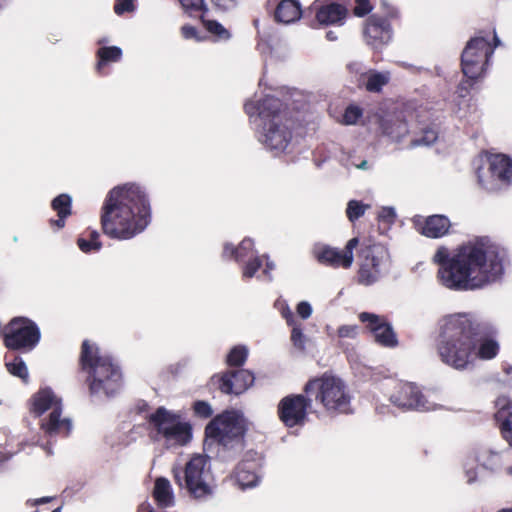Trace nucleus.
I'll return each instance as SVG.
<instances>
[{"mask_svg":"<svg viewBox=\"0 0 512 512\" xmlns=\"http://www.w3.org/2000/svg\"><path fill=\"white\" fill-rule=\"evenodd\" d=\"M505 372L508 376H510V380L512 381V366L505 367Z\"/></svg>","mask_w":512,"mask_h":512,"instance_id":"obj_59","label":"nucleus"},{"mask_svg":"<svg viewBox=\"0 0 512 512\" xmlns=\"http://www.w3.org/2000/svg\"><path fill=\"white\" fill-rule=\"evenodd\" d=\"M291 342L294 348L304 351L307 342V337L304 335L300 324L292 326Z\"/></svg>","mask_w":512,"mask_h":512,"instance_id":"obj_37","label":"nucleus"},{"mask_svg":"<svg viewBox=\"0 0 512 512\" xmlns=\"http://www.w3.org/2000/svg\"><path fill=\"white\" fill-rule=\"evenodd\" d=\"M362 116V110L355 105H350L346 108L341 122L345 125H354Z\"/></svg>","mask_w":512,"mask_h":512,"instance_id":"obj_38","label":"nucleus"},{"mask_svg":"<svg viewBox=\"0 0 512 512\" xmlns=\"http://www.w3.org/2000/svg\"><path fill=\"white\" fill-rule=\"evenodd\" d=\"M255 463L252 462H241L237 465L234 478L236 483L241 488H249L257 485L258 476L255 473Z\"/></svg>","mask_w":512,"mask_h":512,"instance_id":"obj_28","label":"nucleus"},{"mask_svg":"<svg viewBox=\"0 0 512 512\" xmlns=\"http://www.w3.org/2000/svg\"><path fill=\"white\" fill-rule=\"evenodd\" d=\"M40 339L37 326L27 318H14L10 321L4 335L9 349H32Z\"/></svg>","mask_w":512,"mask_h":512,"instance_id":"obj_13","label":"nucleus"},{"mask_svg":"<svg viewBox=\"0 0 512 512\" xmlns=\"http://www.w3.org/2000/svg\"><path fill=\"white\" fill-rule=\"evenodd\" d=\"M500 455L492 450H481L475 460H470L465 463L464 469L468 483H473L477 479V471L474 467V462H479L481 466L487 469H493L499 463Z\"/></svg>","mask_w":512,"mask_h":512,"instance_id":"obj_24","label":"nucleus"},{"mask_svg":"<svg viewBox=\"0 0 512 512\" xmlns=\"http://www.w3.org/2000/svg\"><path fill=\"white\" fill-rule=\"evenodd\" d=\"M388 251L380 244L361 249L359 254L358 282L369 286L377 282L388 263Z\"/></svg>","mask_w":512,"mask_h":512,"instance_id":"obj_12","label":"nucleus"},{"mask_svg":"<svg viewBox=\"0 0 512 512\" xmlns=\"http://www.w3.org/2000/svg\"><path fill=\"white\" fill-rule=\"evenodd\" d=\"M396 217V213L394 208L392 207H382L378 213V218L381 221L392 223Z\"/></svg>","mask_w":512,"mask_h":512,"instance_id":"obj_49","label":"nucleus"},{"mask_svg":"<svg viewBox=\"0 0 512 512\" xmlns=\"http://www.w3.org/2000/svg\"><path fill=\"white\" fill-rule=\"evenodd\" d=\"M9 458V455L4 452V448L0 446V462H3Z\"/></svg>","mask_w":512,"mask_h":512,"instance_id":"obj_56","label":"nucleus"},{"mask_svg":"<svg viewBox=\"0 0 512 512\" xmlns=\"http://www.w3.org/2000/svg\"><path fill=\"white\" fill-rule=\"evenodd\" d=\"M414 224L418 232L429 238H439L447 234L450 221L443 215H433L427 218L416 217Z\"/></svg>","mask_w":512,"mask_h":512,"instance_id":"obj_21","label":"nucleus"},{"mask_svg":"<svg viewBox=\"0 0 512 512\" xmlns=\"http://www.w3.org/2000/svg\"><path fill=\"white\" fill-rule=\"evenodd\" d=\"M437 139V132L434 129H428L424 131V135L415 141H413L414 146L419 145H431Z\"/></svg>","mask_w":512,"mask_h":512,"instance_id":"obj_44","label":"nucleus"},{"mask_svg":"<svg viewBox=\"0 0 512 512\" xmlns=\"http://www.w3.org/2000/svg\"><path fill=\"white\" fill-rule=\"evenodd\" d=\"M358 333L359 327L357 325H342L337 329L339 339H355Z\"/></svg>","mask_w":512,"mask_h":512,"instance_id":"obj_41","label":"nucleus"},{"mask_svg":"<svg viewBox=\"0 0 512 512\" xmlns=\"http://www.w3.org/2000/svg\"><path fill=\"white\" fill-rule=\"evenodd\" d=\"M150 424L167 448L184 446L192 438L191 424L181 414L164 407L151 414Z\"/></svg>","mask_w":512,"mask_h":512,"instance_id":"obj_8","label":"nucleus"},{"mask_svg":"<svg viewBox=\"0 0 512 512\" xmlns=\"http://www.w3.org/2000/svg\"><path fill=\"white\" fill-rule=\"evenodd\" d=\"M134 0H116L114 11L117 15L134 11Z\"/></svg>","mask_w":512,"mask_h":512,"instance_id":"obj_45","label":"nucleus"},{"mask_svg":"<svg viewBox=\"0 0 512 512\" xmlns=\"http://www.w3.org/2000/svg\"><path fill=\"white\" fill-rule=\"evenodd\" d=\"M83 369L90 375V390L93 394L103 392L112 395L120 388L121 374L109 356H100L98 348L88 341L82 345Z\"/></svg>","mask_w":512,"mask_h":512,"instance_id":"obj_5","label":"nucleus"},{"mask_svg":"<svg viewBox=\"0 0 512 512\" xmlns=\"http://www.w3.org/2000/svg\"><path fill=\"white\" fill-rule=\"evenodd\" d=\"M358 243V238L354 237L347 242L344 250L323 246L316 249L315 255L321 263L334 267L349 268L354 259L353 250L357 247Z\"/></svg>","mask_w":512,"mask_h":512,"instance_id":"obj_18","label":"nucleus"},{"mask_svg":"<svg viewBox=\"0 0 512 512\" xmlns=\"http://www.w3.org/2000/svg\"><path fill=\"white\" fill-rule=\"evenodd\" d=\"M173 475L180 487H185L194 498L202 499L212 494L211 469L206 455H194L182 471L173 468Z\"/></svg>","mask_w":512,"mask_h":512,"instance_id":"obj_9","label":"nucleus"},{"mask_svg":"<svg viewBox=\"0 0 512 512\" xmlns=\"http://www.w3.org/2000/svg\"><path fill=\"white\" fill-rule=\"evenodd\" d=\"M153 496L158 506L162 508L171 507L174 504V493L170 481L164 477L155 480Z\"/></svg>","mask_w":512,"mask_h":512,"instance_id":"obj_27","label":"nucleus"},{"mask_svg":"<svg viewBox=\"0 0 512 512\" xmlns=\"http://www.w3.org/2000/svg\"><path fill=\"white\" fill-rule=\"evenodd\" d=\"M494 40H495V42H496V43H495V46H497V45L499 44V41H498V38H497V36H496V35H494Z\"/></svg>","mask_w":512,"mask_h":512,"instance_id":"obj_63","label":"nucleus"},{"mask_svg":"<svg viewBox=\"0 0 512 512\" xmlns=\"http://www.w3.org/2000/svg\"><path fill=\"white\" fill-rule=\"evenodd\" d=\"M296 311H297V314L302 319H308L312 315L313 309L309 302L301 301L297 304Z\"/></svg>","mask_w":512,"mask_h":512,"instance_id":"obj_48","label":"nucleus"},{"mask_svg":"<svg viewBox=\"0 0 512 512\" xmlns=\"http://www.w3.org/2000/svg\"><path fill=\"white\" fill-rule=\"evenodd\" d=\"M499 512H512V507H511V508H509V509H503V510H501V511H499Z\"/></svg>","mask_w":512,"mask_h":512,"instance_id":"obj_62","label":"nucleus"},{"mask_svg":"<svg viewBox=\"0 0 512 512\" xmlns=\"http://www.w3.org/2000/svg\"><path fill=\"white\" fill-rule=\"evenodd\" d=\"M310 401L303 395H289L278 404V416L287 427L303 425L307 418Z\"/></svg>","mask_w":512,"mask_h":512,"instance_id":"obj_16","label":"nucleus"},{"mask_svg":"<svg viewBox=\"0 0 512 512\" xmlns=\"http://www.w3.org/2000/svg\"><path fill=\"white\" fill-rule=\"evenodd\" d=\"M495 404L499 408V412H501L511 406V401L508 399V397L502 395L497 398Z\"/></svg>","mask_w":512,"mask_h":512,"instance_id":"obj_51","label":"nucleus"},{"mask_svg":"<svg viewBox=\"0 0 512 512\" xmlns=\"http://www.w3.org/2000/svg\"><path fill=\"white\" fill-rule=\"evenodd\" d=\"M305 391L315 396L327 411L346 413L349 410L350 396L344 382L335 376L324 374L309 381Z\"/></svg>","mask_w":512,"mask_h":512,"instance_id":"obj_10","label":"nucleus"},{"mask_svg":"<svg viewBox=\"0 0 512 512\" xmlns=\"http://www.w3.org/2000/svg\"><path fill=\"white\" fill-rule=\"evenodd\" d=\"M274 268H275V265L273 263L267 262L266 267L263 270V273L266 275H269L270 271L274 270Z\"/></svg>","mask_w":512,"mask_h":512,"instance_id":"obj_55","label":"nucleus"},{"mask_svg":"<svg viewBox=\"0 0 512 512\" xmlns=\"http://www.w3.org/2000/svg\"><path fill=\"white\" fill-rule=\"evenodd\" d=\"M217 7L227 9L234 4L235 0H211Z\"/></svg>","mask_w":512,"mask_h":512,"instance_id":"obj_53","label":"nucleus"},{"mask_svg":"<svg viewBox=\"0 0 512 512\" xmlns=\"http://www.w3.org/2000/svg\"><path fill=\"white\" fill-rule=\"evenodd\" d=\"M348 69L355 74L359 86L365 87L369 92H379L390 80L389 72H378L367 70L366 67L358 61L348 64Z\"/></svg>","mask_w":512,"mask_h":512,"instance_id":"obj_19","label":"nucleus"},{"mask_svg":"<svg viewBox=\"0 0 512 512\" xmlns=\"http://www.w3.org/2000/svg\"><path fill=\"white\" fill-rule=\"evenodd\" d=\"M496 417L499 421H502L501 427L504 437L512 445V440H510L507 435L508 433H512V412L509 413L507 416H504L502 412H498Z\"/></svg>","mask_w":512,"mask_h":512,"instance_id":"obj_42","label":"nucleus"},{"mask_svg":"<svg viewBox=\"0 0 512 512\" xmlns=\"http://www.w3.org/2000/svg\"><path fill=\"white\" fill-rule=\"evenodd\" d=\"M260 267L261 260L258 257H254L245 264L243 268V276L245 278L253 277Z\"/></svg>","mask_w":512,"mask_h":512,"instance_id":"obj_43","label":"nucleus"},{"mask_svg":"<svg viewBox=\"0 0 512 512\" xmlns=\"http://www.w3.org/2000/svg\"><path fill=\"white\" fill-rule=\"evenodd\" d=\"M47 501H48V498H40V499H36V500L34 501V504H35V505H40V504L45 503V502H47Z\"/></svg>","mask_w":512,"mask_h":512,"instance_id":"obj_60","label":"nucleus"},{"mask_svg":"<svg viewBox=\"0 0 512 512\" xmlns=\"http://www.w3.org/2000/svg\"><path fill=\"white\" fill-rule=\"evenodd\" d=\"M370 208L369 204H364L361 201L350 200L347 204L346 215L349 221L354 222L355 220L362 217L366 210Z\"/></svg>","mask_w":512,"mask_h":512,"instance_id":"obj_34","label":"nucleus"},{"mask_svg":"<svg viewBox=\"0 0 512 512\" xmlns=\"http://www.w3.org/2000/svg\"><path fill=\"white\" fill-rule=\"evenodd\" d=\"M479 323L469 313H456L441 320L437 351L446 365L464 370L476 360Z\"/></svg>","mask_w":512,"mask_h":512,"instance_id":"obj_3","label":"nucleus"},{"mask_svg":"<svg viewBox=\"0 0 512 512\" xmlns=\"http://www.w3.org/2000/svg\"><path fill=\"white\" fill-rule=\"evenodd\" d=\"M204 25L209 33L214 35L218 40H228L230 32L219 22L214 20L204 21Z\"/></svg>","mask_w":512,"mask_h":512,"instance_id":"obj_36","label":"nucleus"},{"mask_svg":"<svg viewBox=\"0 0 512 512\" xmlns=\"http://www.w3.org/2000/svg\"><path fill=\"white\" fill-rule=\"evenodd\" d=\"M52 207L57 212L59 219L54 221L58 228L64 226V218L71 213V198L67 194H61L52 201Z\"/></svg>","mask_w":512,"mask_h":512,"instance_id":"obj_30","label":"nucleus"},{"mask_svg":"<svg viewBox=\"0 0 512 512\" xmlns=\"http://www.w3.org/2000/svg\"><path fill=\"white\" fill-rule=\"evenodd\" d=\"M358 169L366 170L368 169V162L366 160H363L360 164L356 166Z\"/></svg>","mask_w":512,"mask_h":512,"instance_id":"obj_58","label":"nucleus"},{"mask_svg":"<svg viewBox=\"0 0 512 512\" xmlns=\"http://www.w3.org/2000/svg\"><path fill=\"white\" fill-rule=\"evenodd\" d=\"M499 343L491 337L477 339L476 359L490 360L496 357L499 352Z\"/></svg>","mask_w":512,"mask_h":512,"instance_id":"obj_29","label":"nucleus"},{"mask_svg":"<svg viewBox=\"0 0 512 512\" xmlns=\"http://www.w3.org/2000/svg\"><path fill=\"white\" fill-rule=\"evenodd\" d=\"M325 330L327 331V334H328L329 336H332V334H331V327H330V326H326V327H325Z\"/></svg>","mask_w":512,"mask_h":512,"instance_id":"obj_61","label":"nucleus"},{"mask_svg":"<svg viewBox=\"0 0 512 512\" xmlns=\"http://www.w3.org/2000/svg\"><path fill=\"white\" fill-rule=\"evenodd\" d=\"M253 241L249 238L244 239L238 248H234L231 244H225L224 255L233 256L236 260L244 259L248 256H253Z\"/></svg>","mask_w":512,"mask_h":512,"instance_id":"obj_31","label":"nucleus"},{"mask_svg":"<svg viewBox=\"0 0 512 512\" xmlns=\"http://www.w3.org/2000/svg\"><path fill=\"white\" fill-rule=\"evenodd\" d=\"M6 368L10 374L20 378L23 382L27 383L29 379V372L25 362L20 357H15L11 361H6Z\"/></svg>","mask_w":512,"mask_h":512,"instance_id":"obj_33","label":"nucleus"},{"mask_svg":"<svg viewBox=\"0 0 512 512\" xmlns=\"http://www.w3.org/2000/svg\"><path fill=\"white\" fill-rule=\"evenodd\" d=\"M281 103L267 96L252 99L245 104V111L258 127V139L274 155L291 151L292 132L280 115Z\"/></svg>","mask_w":512,"mask_h":512,"instance_id":"obj_4","label":"nucleus"},{"mask_svg":"<svg viewBox=\"0 0 512 512\" xmlns=\"http://www.w3.org/2000/svg\"><path fill=\"white\" fill-rule=\"evenodd\" d=\"M185 12L189 14L200 13L204 10V0H178Z\"/></svg>","mask_w":512,"mask_h":512,"instance_id":"obj_40","label":"nucleus"},{"mask_svg":"<svg viewBox=\"0 0 512 512\" xmlns=\"http://www.w3.org/2000/svg\"><path fill=\"white\" fill-rule=\"evenodd\" d=\"M248 356V349L245 346H235L227 355V363L230 366L243 365Z\"/></svg>","mask_w":512,"mask_h":512,"instance_id":"obj_35","label":"nucleus"},{"mask_svg":"<svg viewBox=\"0 0 512 512\" xmlns=\"http://www.w3.org/2000/svg\"><path fill=\"white\" fill-rule=\"evenodd\" d=\"M247 430V420L237 410L225 411L215 417L206 427V435L217 439L223 446L234 443L242 448V438Z\"/></svg>","mask_w":512,"mask_h":512,"instance_id":"obj_11","label":"nucleus"},{"mask_svg":"<svg viewBox=\"0 0 512 512\" xmlns=\"http://www.w3.org/2000/svg\"><path fill=\"white\" fill-rule=\"evenodd\" d=\"M354 7V14L358 17H363L372 10V6L369 0H356Z\"/></svg>","mask_w":512,"mask_h":512,"instance_id":"obj_46","label":"nucleus"},{"mask_svg":"<svg viewBox=\"0 0 512 512\" xmlns=\"http://www.w3.org/2000/svg\"><path fill=\"white\" fill-rule=\"evenodd\" d=\"M150 219V204L137 184L114 187L107 194L101 213L103 232L111 238L128 240L141 233Z\"/></svg>","mask_w":512,"mask_h":512,"instance_id":"obj_2","label":"nucleus"},{"mask_svg":"<svg viewBox=\"0 0 512 512\" xmlns=\"http://www.w3.org/2000/svg\"><path fill=\"white\" fill-rule=\"evenodd\" d=\"M326 38L329 40V41H334L337 39L335 33L333 31H329L327 32L326 34Z\"/></svg>","mask_w":512,"mask_h":512,"instance_id":"obj_57","label":"nucleus"},{"mask_svg":"<svg viewBox=\"0 0 512 512\" xmlns=\"http://www.w3.org/2000/svg\"><path fill=\"white\" fill-rule=\"evenodd\" d=\"M366 41L374 49H381L391 39L390 25L382 19L371 17L365 27Z\"/></svg>","mask_w":512,"mask_h":512,"instance_id":"obj_22","label":"nucleus"},{"mask_svg":"<svg viewBox=\"0 0 512 512\" xmlns=\"http://www.w3.org/2000/svg\"><path fill=\"white\" fill-rule=\"evenodd\" d=\"M78 246L80 250L85 253L90 251H99L101 248V243L98 241L97 232H92L90 241L80 238L78 240Z\"/></svg>","mask_w":512,"mask_h":512,"instance_id":"obj_39","label":"nucleus"},{"mask_svg":"<svg viewBox=\"0 0 512 512\" xmlns=\"http://www.w3.org/2000/svg\"><path fill=\"white\" fill-rule=\"evenodd\" d=\"M473 168L478 185L488 192L512 183V160L505 154L483 152L473 160Z\"/></svg>","mask_w":512,"mask_h":512,"instance_id":"obj_6","label":"nucleus"},{"mask_svg":"<svg viewBox=\"0 0 512 512\" xmlns=\"http://www.w3.org/2000/svg\"><path fill=\"white\" fill-rule=\"evenodd\" d=\"M181 35L185 39H194L196 41L201 40V37L199 36L197 29L191 25H183L181 27Z\"/></svg>","mask_w":512,"mask_h":512,"instance_id":"obj_50","label":"nucleus"},{"mask_svg":"<svg viewBox=\"0 0 512 512\" xmlns=\"http://www.w3.org/2000/svg\"><path fill=\"white\" fill-rule=\"evenodd\" d=\"M219 383V389L226 394H241L254 383V376L248 370H238L213 378Z\"/></svg>","mask_w":512,"mask_h":512,"instance_id":"obj_20","label":"nucleus"},{"mask_svg":"<svg viewBox=\"0 0 512 512\" xmlns=\"http://www.w3.org/2000/svg\"><path fill=\"white\" fill-rule=\"evenodd\" d=\"M358 317L373 334L376 343L384 347H395L397 345L396 334L392 326L383 317L368 312H362Z\"/></svg>","mask_w":512,"mask_h":512,"instance_id":"obj_17","label":"nucleus"},{"mask_svg":"<svg viewBox=\"0 0 512 512\" xmlns=\"http://www.w3.org/2000/svg\"><path fill=\"white\" fill-rule=\"evenodd\" d=\"M493 53L489 41L483 37L471 39L462 53V71L465 76L474 79L480 76L488 57Z\"/></svg>","mask_w":512,"mask_h":512,"instance_id":"obj_14","label":"nucleus"},{"mask_svg":"<svg viewBox=\"0 0 512 512\" xmlns=\"http://www.w3.org/2000/svg\"><path fill=\"white\" fill-rule=\"evenodd\" d=\"M302 16L301 6L296 0H282L276 7L275 20L283 24H291Z\"/></svg>","mask_w":512,"mask_h":512,"instance_id":"obj_25","label":"nucleus"},{"mask_svg":"<svg viewBox=\"0 0 512 512\" xmlns=\"http://www.w3.org/2000/svg\"><path fill=\"white\" fill-rule=\"evenodd\" d=\"M439 266L438 281L458 291L476 290L497 280L504 271V257L484 239L468 241L452 253L440 246L432 257Z\"/></svg>","mask_w":512,"mask_h":512,"instance_id":"obj_1","label":"nucleus"},{"mask_svg":"<svg viewBox=\"0 0 512 512\" xmlns=\"http://www.w3.org/2000/svg\"><path fill=\"white\" fill-rule=\"evenodd\" d=\"M282 315L286 319L287 324L289 326L292 327V326L298 324L297 321L295 320L294 316H293V313L290 311L289 308L284 309L283 312H282Z\"/></svg>","mask_w":512,"mask_h":512,"instance_id":"obj_52","label":"nucleus"},{"mask_svg":"<svg viewBox=\"0 0 512 512\" xmlns=\"http://www.w3.org/2000/svg\"><path fill=\"white\" fill-rule=\"evenodd\" d=\"M314 5L316 21L323 26L342 23L347 14L346 8L337 3L321 4L317 1Z\"/></svg>","mask_w":512,"mask_h":512,"instance_id":"obj_23","label":"nucleus"},{"mask_svg":"<svg viewBox=\"0 0 512 512\" xmlns=\"http://www.w3.org/2000/svg\"><path fill=\"white\" fill-rule=\"evenodd\" d=\"M52 512H61V509L60 508H56Z\"/></svg>","mask_w":512,"mask_h":512,"instance_id":"obj_64","label":"nucleus"},{"mask_svg":"<svg viewBox=\"0 0 512 512\" xmlns=\"http://www.w3.org/2000/svg\"><path fill=\"white\" fill-rule=\"evenodd\" d=\"M194 411L200 417H209L212 414L211 406L204 401H198L194 404Z\"/></svg>","mask_w":512,"mask_h":512,"instance_id":"obj_47","label":"nucleus"},{"mask_svg":"<svg viewBox=\"0 0 512 512\" xmlns=\"http://www.w3.org/2000/svg\"><path fill=\"white\" fill-rule=\"evenodd\" d=\"M390 401L403 409H416L421 411L435 409V405L423 396L420 389L414 383L410 382L395 383L394 392L390 395Z\"/></svg>","mask_w":512,"mask_h":512,"instance_id":"obj_15","label":"nucleus"},{"mask_svg":"<svg viewBox=\"0 0 512 512\" xmlns=\"http://www.w3.org/2000/svg\"><path fill=\"white\" fill-rule=\"evenodd\" d=\"M383 132L394 141H400L407 133L408 127L401 115H390L381 123Z\"/></svg>","mask_w":512,"mask_h":512,"instance_id":"obj_26","label":"nucleus"},{"mask_svg":"<svg viewBox=\"0 0 512 512\" xmlns=\"http://www.w3.org/2000/svg\"><path fill=\"white\" fill-rule=\"evenodd\" d=\"M99 62L97 69L100 70L105 63L117 62L122 56V50L117 46L102 47L97 51Z\"/></svg>","mask_w":512,"mask_h":512,"instance_id":"obj_32","label":"nucleus"},{"mask_svg":"<svg viewBox=\"0 0 512 512\" xmlns=\"http://www.w3.org/2000/svg\"><path fill=\"white\" fill-rule=\"evenodd\" d=\"M31 412L35 416L49 412V415L41 420V429L48 435L67 436L72 429L70 419L61 416V399L49 388L41 389L32 396Z\"/></svg>","mask_w":512,"mask_h":512,"instance_id":"obj_7","label":"nucleus"},{"mask_svg":"<svg viewBox=\"0 0 512 512\" xmlns=\"http://www.w3.org/2000/svg\"><path fill=\"white\" fill-rule=\"evenodd\" d=\"M138 512H154V509L149 503H143L140 507Z\"/></svg>","mask_w":512,"mask_h":512,"instance_id":"obj_54","label":"nucleus"}]
</instances>
